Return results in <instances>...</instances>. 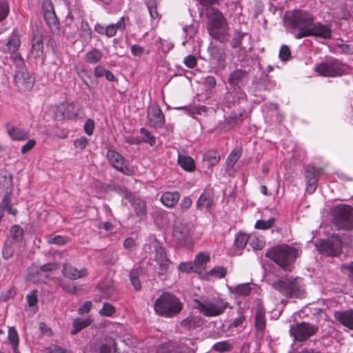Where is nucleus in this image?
Returning a JSON list of instances; mask_svg holds the SVG:
<instances>
[{"mask_svg": "<svg viewBox=\"0 0 353 353\" xmlns=\"http://www.w3.org/2000/svg\"><path fill=\"white\" fill-rule=\"evenodd\" d=\"M14 81L21 90H29L34 85V78L27 70L21 69L16 72Z\"/></svg>", "mask_w": 353, "mask_h": 353, "instance_id": "17", "label": "nucleus"}, {"mask_svg": "<svg viewBox=\"0 0 353 353\" xmlns=\"http://www.w3.org/2000/svg\"><path fill=\"white\" fill-rule=\"evenodd\" d=\"M179 199L180 194L178 192H165L162 194L161 201L164 205L171 208L179 201Z\"/></svg>", "mask_w": 353, "mask_h": 353, "instance_id": "27", "label": "nucleus"}, {"mask_svg": "<svg viewBox=\"0 0 353 353\" xmlns=\"http://www.w3.org/2000/svg\"><path fill=\"white\" fill-rule=\"evenodd\" d=\"M208 30L214 39L224 42L228 39L229 28L225 18L216 8H211L207 11Z\"/></svg>", "mask_w": 353, "mask_h": 353, "instance_id": "1", "label": "nucleus"}, {"mask_svg": "<svg viewBox=\"0 0 353 353\" xmlns=\"http://www.w3.org/2000/svg\"><path fill=\"white\" fill-rule=\"evenodd\" d=\"M299 255V249L286 244L276 246L266 252L267 257L273 260L284 270H290V265Z\"/></svg>", "mask_w": 353, "mask_h": 353, "instance_id": "3", "label": "nucleus"}, {"mask_svg": "<svg viewBox=\"0 0 353 353\" xmlns=\"http://www.w3.org/2000/svg\"><path fill=\"white\" fill-rule=\"evenodd\" d=\"M43 43L42 34L39 32L34 34L32 40V54L34 57H39L43 54Z\"/></svg>", "mask_w": 353, "mask_h": 353, "instance_id": "26", "label": "nucleus"}, {"mask_svg": "<svg viewBox=\"0 0 353 353\" xmlns=\"http://www.w3.org/2000/svg\"><path fill=\"white\" fill-rule=\"evenodd\" d=\"M279 55L281 60L283 61L289 60L291 57V52L289 47L286 45H283L279 50Z\"/></svg>", "mask_w": 353, "mask_h": 353, "instance_id": "53", "label": "nucleus"}, {"mask_svg": "<svg viewBox=\"0 0 353 353\" xmlns=\"http://www.w3.org/2000/svg\"><path fill=\"white\" fill-rule=\"evenodd\" d=\"M228 305V302L219 296L194 301V307L210 317L221 314Z\"/></svg>", "mask_w": 353, "mask_h": 353, "instance_id": "4", "label": "nucleus"}, {"mask_svg": "<svg viewBox=\"0 0 353 353\" xmlns=\"http://www.w3.org/2000/svg\"><path fill=\"white\" fill-rule=\"evenodd\" d=\"M130 279L132 285L136 290H139L141 288V283L139 279V272L137 270H132L130 272Z\"/></svg>", "mask_w": 353, "mask_h": 353, "instance_id": "44", "label": "nucleus"}, {"mask_svg": "<svg viewBox=\"0 0 353 353\" xmlns=\"http://www.w3.org/2000/svg\"><path fill=\"white\" fill-rule=\"evenodd\" d=\"M36 145L34 139H29L27 143L21 147V152L22 154H26L30 151Z\"/></svg>", "mask_w": 353, "mask_h": 353, "instance_id": "60", "label": "nucleus"}, {"mask_svg": "<svg viewBox=\"0 0 353 353\" xmlns=\"http://www.w3.org/2000/svg\"><path fill=\"white\" fill-rule=\"evenodd\" d=\"M192 204V201L189 196H185L182 199L180 203V208L182 211L188 210Z\"/></svg>", "mask_w": 353, "mask_h": 353, "instance_id": "59", "label": "nucleus"}, {"mask_svg": "<svg viewBox=\"0 0 353 353\" xmlns=\"http://www.w3.org/2000/svg\"><path fill=\"white\" fill-rule=\"evenodd\" d=\"M241 155L240 149H234L229 154L227 159V165L230 168H233L236 162L239 160Z\"/></svg>", "mask_w": 353, "mask_h": 353, "instance_id": "40", "label": "nucleus"}, {"mask_svg": "<svg viewBox=\"0 0 353 353\" xmlns=\"http://www.w3.org/2000/svg\"><path fill=\"white\" fill-rule=\"evenodd\" d=\"M273 288L290 297L301 298L304 294L303 288L296 280L283 279L274 283Z\"/></svg>", "mask_w": 353, "mask_h": 353, "instance_id": "7", "label": "nucleus"}, {"mask_svg": "<svg viewBox=\"0 0 353 353\" xmlns=\"http://www.w3.org/2000/svg\"><path fill=\"white\" fill-rule=\"evenodd\" d=\"M88 144V140L85 137H81L74 140V145L76 148L83 150Z\"/></svg>", "mask_w": 353, "mask_h": 353, "instance_id": "58", "label": "nucleus"}, {"mask_svg": "<svg viewBox=\"0 0 353 353\" xmlns=\"http://www.w3.org/2000/svg\"><path fill=\"white\" fill-rule=\"evenodd\" d=\"M183 303L179 297L170 292H163L154 303V310L157 314L171 318L182 310Z\"/></svg>", "mask_w": 353, "mask_h": 353, "instance_id": "2", "label": "nucleus"}, {"mask_svg": "<svg viewBox=\"0 0 353 353\" xmlns=\"http://www.w3.org/2000/svg\"><path fill=\"white\" fill-rule=\"evenodd\" d=\"M210 261V256L208 254L200 252L196 255L193 262L195 265L196 272L205 268V266Z\"/></svg>", "mask_w": 353, "mask_h": 353, "instance_id": "32", "label": "nucleus"}, {"mask_svg": "<svg viewBox=\"0 0 353 353\" xmlns=\"http://www.w3.org/2000/svg\"><path fill=\"white\" fill-rule=\"evenodd\" d=\"M319 37L323 39H330L332 36L331 29L321 23H312L310 28H304L296 35L297 39L306 37Z\"/></svg>", "mask_w": 353, "mask_h": 353, "instance_id": "9", "label": "nucleus"}, {"mask_svg": "<svg viewBox=\"0 0 353 353\" xmlns=\"http://www.w3.org/2000/svg\"><path fill=\"white\" fill-rule=\"evenodd\" d=\"M317 327L305 322L297 323L290 327V332L296 341H302L314 335Z\"/></svg>", "mask_w": 353, "mask_h": 353, "instance_id": "11", "label": "nucleus"}, {"mask_svg": "<svg viewBox=\"0 0 353 353\" xmlns=\"http://www.w3.org/2000/svg\"><path fill=\"white\" fill-rule=\"evenodd\" d=\"M148 119L150 126L161 127L164 124V117L159 106H151L148 111Z\"/></svg>", "mask_w": 353, "mask_h": 353, "instance_id": "19", "label": "nucleus"}, {"mask_svg": "<svg viewBox=\"0 0 353 353\" xmlns=\"http://www.w3.org/2000/svg\"><path fill=\"white\" fill-rule=\"evenodd\" d=\"M152 246L155 248V261L159 265V271L161 274L168 273L172 266V262L168 259L165 249L159 246L157 242H154Z\"/></svg>", "mask_w": 353, "mask_h": 353, "instance_id": "14", "label": "nucleus"}, {"mask_svg": "<svg viewBox=\"0 0 353 353\" xmlns=\"http://www.w3.org/2000/svg\"><path fill=\"white\" fill-rule=\"evenodd\" d=\"M231 348V345L227 341L217 342L213 345V349L221 352L229 351Z\"/></svg>", "mask_w": 353, "mask_h": 353, "instance_id": "52", "label": "nucleus"}, {"mask_svg": "<svg viewBox=\"0 0 353 353\" xmlns=\"http://www.w3.org/2000/svg\"><path fill=\"white\" fill-rule=\"evenodd\" d=\"M102 52L97 49H93L85 54V60L90 63H96L102 58Z\"/></svg>", "mask_w": 353, "mask_h": 353, "instance_id": "36", "label": "nucleus"}, {"mask_svg": "<svg viewBox=\"0 0 353 353\" xmlns=\"http://www.w3.org/2000/svg\"><path fill=\"white\" fill-rule=\"evenodd\" d=\"M22 234H23V230L20 226L15 225L11 228L10 236L13 239H19V238H21L22 236Z\"/></svg>", "mask_w": 353, "mask_h": 353, "instance_id": "56", "label": "nucleus"}, {"mask_svg": "<svg viewBox=\"0 0 353 353\" xmlns=\"http://www.w3.org/2000/svg\"><path fill=\"white\" fill-rule=\"evenodd\" d=\"M141 134L143 135V141L150 143V145H154L156 143L154 137L150 134V132L145 128H141Z\"/></svg>", "mask_w": 353, "mask_h": 353, "instance_id": "48", "label": "nucleus"}, {"mask_svg": "<svg viewBox=\"0 0 353 353\" xmlns=\"http://www.w3.org/2000/svg\"><path fill=\"white\" fill-rule=\"evenodd\" d=\"M191 225L182 220L175 221L173 228V239L180 245H184L189 241Z\"/></svg>", "mask_w": 353, "mask_h": 353, "instance_id": "12", "label": "nucleus"}, {"mask_svg": "<svg viewBox=\"0 0 353 353\" xmlns=\"http://www.w3.org/2000/svg\"><path fill=\"white\" fill-rule=\"evenodd\" d=\"M220 161L219 154L214 150L206 152L203 157V163L208 168L215 166Z\"/></svg>", "mask_w": 353, "mask_h": 353, "instance_id": "28", "label": "nucleus"}, {"mask_svg": "<svg viewBox=\"0 0 353 353\" xmlns=\"http://www.w3.org/2000/svg\"><path fill=\"white\" fill-rule=\"evenodd\" d=\"M178 268L180 271L183 272H197L193 262H182L179 265Z\"/></svg>", "mask_w": 353, "mask_h": 353, "instance_id": "46", "label": "nucleus"}, {"mask_svg": "<svg viewBox=\"0 0 353 353\" xmlns=\"http://www.w3.org/2000/svg\"><path fill=\"white\" fill-rule=\"evenodd\" d=\"M83 128H84L85 132L88 135H89V136L92 135L93 133L94 129V121L91 119H88L84 123Z\"/></svg>", "mask_w": 353, "mask_h": 353, "instance_id": "57", "label": "nucleus"}, {"mask_svg": "<svg viewBox=\"0 0 353 353\" xmlns=\"http://www.w3.org/2000/svg\"><path fill=\"white\" fill-rule=\"evenodd\" d=\"M9 5L6 0H0V21L4 20L9 13Z\"/></svg>", "mask_w": 353, "mask_h": 353, "instance_id": "47", "label": "nucleus"}, {"mask_svg": "<svg viewBox=\"0 0 353 353\" xmlns=\"http://www.w3.org/2000/svg\"><path fill=\"white\" fill-rule=\"evenodd\" d=\"M129 200L136 216L139 219H143L147 213L145 202L139 198H135L132 196H129Z\"/></svg>", "mask_w": 353, "mask_h": 353, "instance_id": "23", "label": "nucleus"}, {"mask_svg": "<svg viewBox=\"0 0 353 353\" xmlns=\"http://www.w3.org/2000/svg\"><path fill=\"white\" fill-rule=\"evenodd\" d=\"M226 274V270L224 268L217 266L212 269L209 272H208L207 276H214L215 278H222Z\"/></svg>", "mask_w": 353, "mask_h": 353, "instance_id": "45", "label": "nucleus"}, {"mask_svg": "<svg viewBox=\"0 0 353 353\" xmlns=\"http://www.w3.org/2000/svg\"><path fill=\"white\" fill-rule=\"evenodd\" d=\"M92 307L90 301H85L78 310V313L81 315L88 313Z\"/></svg>", "mask_w": 353, "mask_h": 353, "instance_id": "63", "label": "nucleus"}, {"mask_svg": "<svg viewBox=\"0 0 353 353\" xmlns=\"http://www.w3.org/2000/svg\"><path fill=\"white\" fill-rule=\"evenodd\" d=\"M251 290L250 286L248 283H243L237 285L235 288V292L239 295L246 296L250 294Z\"/></svg>", "mask_w": 353, "mask_h": 353, "instance_id": "51", "label": "nucleus"}, {"mask_svg": "<svg viewBox=\"0 0 353 353\" xmlns=\"http://www.w3.org/2000/svg\"><path fill=\"white\" fill-rule=\"evenodd\" d=\"M245 75V72L242 70H238L234 72H233L230 77H229V83L230 84H236L238 83L239 81H240L241 79L243 78Z\"/></svg>", "mask_w": 353, "mask_h": 353, "instance_id": "49", "label": "nucleus"}, {"mask_svg": "<svg viewBox=\"0 0 353 353\" xmlns=\"http://www.w3.org/2000/svg\"><path fill=\"white\" fill-rule=\"evenodd\" d=\"M306 175V192L312 194L317 187V177L316 174L310 171L307 172Z\"/></svg>", "mask_w": 353, "mask_h": 353, "instance_id": "31", "label": "nucleus"}, {"mask_svg": "<svg viewBox=\"0 0 353 353\" xmlns=\"http://www.w3.org/2000/svg\"><path fill=\"white\" fill-rule=\"evenodd\" d=\"M274 223V219L270 218L268 220H258L255 223V228L259 230L270 229Z\"/></svg>", "mask_w": 353, "mask_h": 353, "instance_id": "43", "label": "nucleus"}, {"mask_svg": "<svg viewBox=\"0 0 353 353\" xmlns=\"http://www.w3.org/2000/svg\"><path fill=\"white\" fill-rule=\"evenodd\" d=\"M42 10L44 19L50 31L52 34H57L59 32V23L56 17L52 2L49 0H43Z\"/></svg>", "mask_w": 353, "mask_h": 353, "instance_id": "13", "label": "nucleus"}, {"mask_svg": "<svg viewBox=\"0 0 353 353\" xmlns=\"http://www.w3.org/2000/svg\"><path fill=\"white\" fill-rule=\"evenodd\" d=\"M91 29L86 21H82L79 28V35L84 41H89L92 37Z\"/></svg>", "mask_w": 353, "mask_h": 353, "instance_id": "37", "label": "nucleus"}, {"mask_svg": "<svg viewBox=\"0 0 353 353\" xmlns=\"http://www.w3.org/2000/svg\"><path fill=\"white\" fill-rule=\"evenodd\" d=\"M8 340L12 349L18 348L19 338L14 327H10L8 330Z\"/></svg>", "mask_w": 353, "mask_h": 353, "instance_id": "38", "label": "nucleus"}, {"mask_svg": "<svg viewBox=\"0 0 353 353\" xmlns=\"http://www.w3.org/2000/svg\"><path fill=\"white\" fill-rule=\"evenodd\" d=\"M62 272L64 276L72 280L79 279L85 277L88 274L87 268L77 269L69 263L63 265Z\"/></svg>", "mask_w": 353, "mask_h": 353, "instance_id": "20", "label": "nucleus"}, {"mask_svg": "<svg viewBox=\"0 0 353 353\" xmlns=\"http://www.w3.org/2000/svg\"><path fill=\"white\" fill-rule=\"evenodd\" d=\"M266 326L265 317V311L262 308H259L255 316V327L258 330L263 331Z\"/></svg>", "mask_w": 353, "mask_h": 353, "instance_id": "33", "label": "nucleus"}, {"mask_svg": "<svg viewBox=\"0 0 353 353\" xmlns=\"http://www.w3.org/2000/svg\"><path fill=\"white\" fill-rule=\"evenodd\" d=\"M63 118L68 119H76L81 112V108L73 103H63L59 106Z\"/></svg>", "mask_w": 353, "mask_h": 353, "instance_id": "21", "label": "nucleus"}, {"mask_svg": "<svg viewBox=\"0 0 353 353\" xmlns=\"http://www.w3.org/2000/svg\"><path fill=\"white\" fill-rule=\"evenodd\" d=\"M92 350L97 353H117L114 339L105 336L94 343Z\"/></svg>", "mask_w": 353, "mask_h": 353, "instance_id": "18", "label": "nucleus"}, {"mask_svg": "<svg viewBox=\"0 0 353 353\" xmlns=\"http://www.w3.org/2000/svg\"><path fill=\"white\" fill-rule=\"evenodd\" d=\"M349 67L337 59H332L318 63L314 67V71L320 76L325 77H336L347 73Z\"/></svg>", "mask_w": 353, "mask_h": 353, "instance_id": "5", "label": "nucleus"}, {"mask_svg": "<svg viewBox=\"0 0 353 353\" xmlns=\"http://www.w3.org/2000/svg\"><path fill=\"white\" fill-rule=\"evenodd\" d=\"M334 221L340 228L350 230L353 228V208L347 205L335 206L332 211Z\"/></svg>", "mask_w": 353, "mask_h": 353, "instance_id": "6", "label": "nucleus"}, {"mask_svg": "<svg viewBox=\"0 0 353 353\" xmlns=\"http://www.w3.org/2000/svg\"><path fill=\"white\" fill-rule=\"evenodd\" d=\"M61 288L70 294H75L78 291L77 287L73 283H65L61 284Z\"/></svg>", "mask_w": 353, "mask_h": 353, "instance_id": "61", "label": "nucleus"}, {"mask_svg": "<svg viewBox=\"0 0 353 353\" xmlns=\"http://www.w3.org/2000/svg\"><path fill=\"white\" fill-rule=\"evenodd\" d=\"M341 249L342 243L337 237L323 241L319 246V252L325 255L332 256L339 255L341 252Z\"/></svg>", "mask_w": 353, "mask_h": 353, "instance_id": "15", "label": "nucleus"}, {"mask_svg": "<svg viewBox=\"0 0 353 353\" xmlns=\"http://www.w3.org/2000/svg\"><path fill=\"white\" fill-rule=\"evenodd\" d=\"M249 244L254 250H261L265 246V242L263 236L252 234L250 235Z\"/></svg>", "mask_w": 353, "mask_h": 353, "instance_id": "34", "label": "nucleus"}, {"mask_svg": "<svg viewBox=\"0 0 353 353\" xmlns=\"http://www.w3.org/2000/svg\"><path fill=\"white\" fill-rule=\"evenodd\" d=\"M147 6L152 19H157L159 17V14L157 10V3L154 1L151 0L147 2Z\"/></svg>", "mask_w": 353, "mask_h": 353, "instance_id": "55", "label": "nucleus"}, {"mask_svg": "<svg viewBox=\"0 0 353 353\" xmlns=\"http://www.w3.org/2000/svg\"><path fill=\"white\" fill-rule=\"evenodd\" d=\"M183 63L187 67L193 68L196 65V59L192 55H188L185 57Z\"/></svg>", "mask_w": 353, "mask_h": 353, "instance_id": "62", "label": "nucleus"}, {"mask_svg": "<svg viewBox=\"0 0 353 353\" xmlns=\"http://www.w3.org/2000/svg\"><path fill=\"white\" fill-rule=\"evenodd\" d=\"M8 134L12 140L19 141H25L29 137L28 131L17 127H11L8 128Z\"/></svg>", "mask_w": 353, "mask_h": 353, "instance_id": "29", "label": "nucleus"}, {"mask_svg": "<svg viewBox=\"0 0 353 353\" xmlns=\"http://www.w3.org/2000/svg\"><path fill=\"white\" fill-rule=\"evenodd\" d=\"M90 324L91 320L90 319L83 320L79 319H74L72 323L73 330L71 331V334H76L77 332Z\"/></svg>", "mask_w": 353, "mask_h": 353, "instance_id": "35", "label": "nucleus"}, {"mask_svg": "<svg viewBox=\"0 0 353 353\" xmlns=\"http://www.w3.org/2000/svg\"><path fill=\"white\" fill-rule=\"evenodd\" d=\"M178 163L185 170L191 172L195 168L194 160L189 156L179 155Z\"/></svg>", "mask_w": 353, "mask_h": 353, "instance_id": "30", "label": "nucleus"}, {"mask_svg": "<svg viewBox=\"0 0 353 353\" xmlns=\"http://www.w3.org/2000/svg\"><path fill=\"white\" fill-rule=\"evenodd\" d=\"M125 28V19L123 17H121L117 23H112L107 26L101 24L97 23L94 26V30L102 35H105L108 37L114 36L117 30L123 31Z\"/></svg>", "mask_w": 353, "mask_h": 353, "instance_id": "16", "label": "nucleus"}, {"mask_svg": "<svg viewBox=\"0 0 353 353\" xmlns=\"http://www.w3.org/2000/svg\"><path fill=\"white\" fill-rule=\"evenodd\" d=\"M45 353H69L66 349H64L57 345L52 344L45 348Z\"/></svg>", "mask_w": 353, "mask_h": 353, "instance_id": "54", "label": "nucleus"}, {"mask_svg": "<svg viewBox=\"0 0 353 353\" xmlns=\"http://www.w3.org/2000/svg\"><path fill=\"white\" fill-rule=\"evenodd\" d=\"M123 246L127 250H133L135 249L137 243L134 239L129 237L125 239Z\"/></svg>", "mask_w": 353, "mask_h": 353, "instance_id": "64", "label": "nucleus"}, {"mask_svg": "<svg viewBox=\"0 0 353 353\" xmlns=\"http://www.w3.org/2000/svg\"><path fill=\"white\" fill-rule=\"evenodd\" d=\"M81 16L79 8H71L68 6V13L65 17V23L66 26H71L74 21V17Z\"/></svg>", "mask_w": 353, "mask_h": 353, "instance_id": "39", "label": "nucleus"}, {"mask_svg": "<svg viewBox=\"0 0 353 353\" xmlns=\"http://www.w3.org/2000/svg\"><path fill=\"white\" fill-rule=\"evenodd\" d=\"M288 23L293 28H299L300 32L304 28H310L314 21V16L306 10H294L286 14Z\"/></svg>", "mask_w": 353, "mask_h": 353, "instance_id": "8", "label": "nucleus"}, {"mask_svg": "<svg viewBox=\"0 0 353 353\" xmlns=\"http://www.w3.org/2000/svg\"><path fill=\"white\" fill-rule=\"evenodd\" d=\"M115 312L114 307L108 303H104L102 308L99 311V314L102 316H110Z\"/></svg>", "mask_w": 353, "mask_h": 353, "instance_id": "50", "label": "nucleus"}, {"mask_svg": "<svg viewBox=\"0 0 353 353\" xmlns=\"http://www.w3.org/2000/svg\"><path fill=\"white\" fill-rule=\"evenodd\" d=\"M250 235L244 233H239L235 239V245L238 248H243L249 243Z\"/></svg>", "mask_w": 353, "mask_h": 353, "instance_id": "41", "label": "nucleus"}, {"mask_svg": "<svg viewBox=\"0 0 353 353\" xmlns=\"http://www.w3.org/2000/svg\"><path fill=\"white\" fill-rule=\"evenodd\" d=\"M20 44V36L18 32L14 31L10 37L8 43L1 48V50L6 53L13 54L19 50Z\"/></svg>", "mask_w": 353, "mask_h": 353, "instance_id": "22", "label": "nucleus"}, {"mask_svg": "<svg viewBox=\"0 0 353 353\" xmlns=\"http://www.w3.org/2000/svg\"><path fill=\"white\" fill-rule=\"evenodd\" d=\"M334 317L344 326L353 330V310L336 312Z\"/></svg>", "mask_w": 353, "mask_h": 353, "instance_id": "24", "label": "nucleus"}, {"mask_svg": "<svg viewBox=\"0 0 353 353\" xmlns=\"http://www.w3.org/2000/svg\"><path fill=\"white\" fill-rule=\"evenodd\" d=\"M70 239L67 236L57 235V236H50L48 237V242L50 244H56L59 245H62L66 244L69 242Z\"/></svg>", "mask_w": 353, "mask_h": 353, "instance_id": "42", "label": "nucleus"}, {"mask_svg": "<svg viewBox=\"0 0 353 353\" xmlns=\"http://www.w3.org/2000/svg\"><path fill=\"white\" fill-rule=\"evenodd\" d=\"M109 163L118 171L126 175L135 174V169L130 166L125 159L114 150H110L107 152Z\"/></svg>", "mask_w": 353, "mask_h": 353, "instance_id": "10", "label": "nucleus"}, {"mask_svg": "<svg viewBox=\"0 0 353 353\" xmlns=\"http://www.w3.org/2000/svg\"><path fill=\"white\" fill-rule=\"evenodd\" d=\"M213 203V194L211 191H204L196 201V208L200 210H210Z\"/></svg>", "mask_w": 353, "mask_h": 353, "instance_id": "25", "label": "nucleus"}]
</instances>
